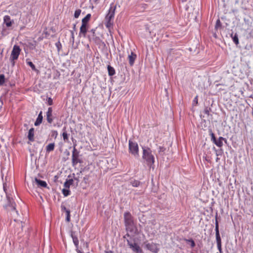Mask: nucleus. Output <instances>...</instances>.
Here are the masks:
<instances>
[{"label":"nucleus","instance_id":"1","mask_svg":"<svg viewBox=\"0 0 253 253\" xmlns=\"http://www.w3.org/2000/svg\"><path fill=\"white\" fill-rule=\"evenodd\" d=\"M143 149V155L142 158L144 159L148 166L151 167L155 162V158L154 156L152 154V151L149 148H142Z\"/></svg>","mask_w":253,"mask_h":253},{"label":"nucleus","instance_id":"2","mask_svg":"<svg viewBox=\"0 0 253 253\" xmlns=\"http://www.w3.org/2000/svg\"><path fill=\"white\" fill-rule=\"evenodd\" d=\"M14 24L13 20L11 19L10 17L8 15H5L3 17V28L1 30V34L5 36L8 34L6 30L4 28V26L8 29H12V26Z\"/></svg>","mask_w":253,"mask_h":253},{"label":"nucleus","instance_id":"3","mask_svg":"<svg viewBox=\"0 0 253 253\" xmlns=\"http://www.w3.org/2000/svg\"><path fill=\"white\" fill-rule=\"evenodd\" d=\"M129 144V152L135 158H138L139 155V148L138 144L136 142H133L130 140L128 142Z\"/></svg>","mask_w":253,"mask_h":253},{"label":"nucleus","instance_id":"4","mask_svg":"<svg viewBox=\"0 0 253 253\" xmlns=\"http://www.w3.org/2000/svg\"><path fill=\"white\" fill-rule=\"evenodd\" d=\"M21 51V49L19 46L16 45H14L13 46V49L12 50L10 57V61L13 65L15 64V60H17L19 57Z\"/></svg>","mask_w":253,"mask_h":253},{"label":"nucleus","instance_id":"5","mask_svg":"<svg viewBox=\"0 0 253 253\" xmlns=\"http://www.w3.org/2000/svg\"><path fill=\"white\" fill-rule=\"evenodd\" d=\"M126 230L127 231L126 234L124 236V238H126L127 237H134L137 234V229L134 224L126 226Z\"/></svg>","mask_w":253,"mask_h":253},{"label":"nucleus","instance_id":"6","mask_svg":"<svg viewBox=\"0 0 253 253\" xmlns=\"http://www.w3.org/2000/svg\"><path fill=\"white\" fill-rule=\"evenodd\" d=\"M127 245L134 253H142V251L139 246L134 241L126 239Z\"/></svg>","mask_w":253,"mask_h":253},{"label":"nucleus","instance_id":"7","mask_svg":"<svg viewBox=\"0 0 253 253\" xmlns=\"http://www.w3.org/2000/svg\"><path fill=\"white\" fill-rule=\"evenodd\" d=\"M116 9V6L114 5L113 3H111L108 13L105 17V20H113L114 19Z\"/></svg>","mask_w":253,"mask_h":253},{"label":"nucleus","instance_id":"8","mask_svg":"<svg viewBox=\"0 0 253 253\" xmlns=\"http://www.w3.org/2000/svg\"><path fill=\"white\" fill-rule=\"evenodd\" d=\"M79 153L76 149L75 146H74L72 154V161L73 166L76 165L78 163H80L79 159Z\"/></svg>","mask_w":253,"mask_h":253},{"label":"nucleus","instance_id":"9","mask_svg":"<svg viewBox=\"0 0 253 253\" xmlns=\"http://www.w3.org/2000/svg\"><path fill=\"white\" fill-rule=\"evenodd\" d=\"M7 200V207L9 210L13 211L16 214H18V211L15 209V203L14 202L13 200L10 198L8 195L6 196Z\"/></svg>","mask_w":253,"mask_h":253},{"label":"nucleus","instance_id":"10","mask_svg":"<svg viewBox=\"0 0 253 253\" xmlns=\"http://www.w3.org/2000/svg\"><path fill=\"white\" fill-rule=\"evenodd\" d=\"M124 219L126 226L134 224L133 218L129 212H125L124 213Z\"/></svg>","mask_w":253,"mask_h":253},{"label":"nucleus","instance_id":"11","mask_svg":"<svg viewBox=\"0 0 253 253\" xmlns=\"http://www.w3.org/2000/svg\"><path fill=\"white\" fill-rule=\"evenodd\" d=\"M88 27V24L82 23V25L80 29L79 36L85 37Z\"/></svg>","mask_w":253,"mask_h":253},{"label":"nucleus","instance_id":"12","mask_svg":"<svg viewBox=\"0 0 253 253\" xmlns=\"http://www.w3.org/2000/svg\"><path fill=\"white\" fill-rule=\"evenodd\" d=\"M146 247L148 250L155 253H157L159 251V248L157 244L153 243H147L146 245Z\"/></svg>","mask_w":253,"mask_h":253},{"label":"nucleus","instance_id":"13","mask_svg":"<svg viewBox=\"0 0 253 253\" xmlns=\"http://www.w3.org/2000/svg\"><path fill=\"white\" fill-rule=\"evenodd\" d=\"M52 109L51 107L48 108V110L46 112V120L48 123L51 124L53 122V118L52 117Z\"/></svg>","mask_w":253,"mask_h":253},{"label":"nucleus","instance_id":"14","mask_svg":"<svg viewBox=\"0 0 253 253\" xmlns=\"http://www.w3.org/2000/svg\"><path fill=\"white\" fill-rule=\"evenodd\" d=\"M223 141H224L225 143L227 142V140L225 138L222 137H219L217 140L216 139V141L214 142V143L217 146L219 147H221L223 146Z\"/></svg>","mask_w":253,"mask_h":253},{"label":"nucleus","instance_id":"15","mask_svg":"<svg viewBox=\"0 0 253 253\" xmlns=\"http://www.w3.org/2000/svg\"><path fill=\"white\" fill-rule=\"evenodd\" d=\"M35 182L40 187H46L47 186V184L45 181L41 180L37 178L35 179Z\"/></svg>","mask_w":253,"mask_h":253},{"label":"nucleus","instance_id":"16","mask_svg":"<svg viewBox=\"0 0 253 253\" xmlns=\"http://www.w3.org/2000/svg\"><path fill=\"white\" fill-rule=\"evenodd\" d=\"M136 55L133 52H131V54L128 55V59L129 64L132 66L136 59Z\"/></svg>","mask_w":253,"mask_h":253},{"label":"nucleus","instance_id":"17","mask_svg":"<svg viewBox=\"0 0 253 253\" xmlns=\"http://www.w3.org/2000/svg\"><path fill=\"white\" fill-rule=\"evenodd\" d=\"M28 138L31 141H34V128H31L28 132Z\"/></svg>","mask_w":253,"mask_h":253},{"label":"nucleus","instance_id":"18","mask_svg":"<svg viewBox=\"0 0 253 253\" xmlns=\"http://www.w3.org/2000/svg\"><path fill=\"white\" fill-rule=\"evenodd\" d=\"M63 133H62V137L64 141L65 142H69V134L67 133L66 130V127H64L63 129Z\"/></svg>","mask_w":253,"mask_h":253},{"label":"nucleus","instance_id":"19","mask_svg":"<svg viewBox=\"0 0 253 253\" xmlns=\"http://www.w3.org/2000/svg\"><path fill=\"white\" fill-rule=\"evenodd\" d=\"M42 118H43V117H42V112L41 111L39 113V114L38 116V118H37L36 122H35V126H38L40 125L42 122Z\"/></svg>","mask_w":253,"mask_h":253},{"label":"nucleus","instance_id":"20","mask_svg":"<svg viewBox=\"0 0 253 253\" xmlns=\"http://www.w3.org/2000/svg\"><path fill=\"white\" fill-rule=\"evenodd\" d=\"M55 147L54 143L48 144L46 147V151L47 152H50L54 150Z\"/></svg>","mask_w":253,"mask_h":253},{"label":"nucleus","instance_id":"21","mask_svg":"<svg viewBox=\"0 0 253 253\" xmlns=\"http://www.w3.org/2000/svg\"><path fill=\"white\" fill-rule=\"evenodd\" d=\"M107 69L108 72V75L110 76H112L115 74V70L114 68L112 66L108 65L107 66Z\"/></svg>","mask_w":253,"mask_h":253},{"label":"nucleus","instance_id":"22","mask_svg":"<svg viewBox=\"0 0 253 253\" xmlns=\"http://www.w3.org/2000/svg\"><path fill=\"white\" fill-rule=\"evenodd\" d=\"M231 37L232 39V40L233 41V42L236 44V45H238L239 44V40H238V35L237 34H235L234 35H233V34H232L231 35Z\"/></svg>","mask_w":253,"mask_h":253},{"label":"nucleus","instance_id":"23","mask_svg":"<svg viewBox=\"0 0 253 253\" xmlns=\"http://www.w3.org/2000/svg\"><path fill=\"white\" fill-rule=\"evenodd\" d=\"M91 17V14H87L85 17H84L82 20V23L88 24V22L89 20H90Z\"/></svg>","mask_w":253,"mask_h":253},{"label":"nucleus","instance_id":"24","mask_svg":"<svg viewBox=\"0 0 253 253\" xmlns=\"http://www.w3.org/2000/svg\"><path fill=\"white\" fill-rule=\"evenodd\" d=\"M106 27L110 30V28L112 27L113 25V20H105Z\"/></svg>","mask_w":253,"mask_h":253},{"label":"nucleus","instance_id":"25","mask_svg":"<svg viewBox=\"0 0 253 253\" xmlns=\"http://www.w3.org/2000/svg\"><path fill=\"white\" fill-rule=\"evenodd\" d=\"M72 238L74 245L76 248H78L79 245V240L77 237L72 235Z\"/></svg>","mask_w":253,"mask_h":253},{"label":"nucleus","instance_id":"26","mask_svg":"<svg viewBox=\"0 0 253 253\" xmlns=\"http://www.w3.org/2000/svg\"><path fill=\"white\" fill-rule=\"evenodd\" d=\"M90 32L92 34V36H88V38L90 41L94 40L95 29H92L90 31Z\"/></svg>","mask_w":253,"mask_h":253},{"label":"nucleus","instance_id":"27","mask_svg":"<svg viewBox=\"0 0 253 253\" xmlns=\"http://www.w3.org/2000/svg\"><path fill=\"white\" fill-rule=\"evenodd\" d=\"M216 240L217 244H221V238L219 231L215 232Z\"/></svg>","mask_w":253,"mask_h":253},{"label":"nucleus","instance_id":"28","mask_svg":"<svg viewBox=\"0 0 253 253\" xmlns=\"http://www.w3.org/2000/svg\"><path fill=\"white\" fill-rule=\"evenodd\" d=\"M70 191L69 189L64 188L62 189V193L64 196H67L70 195Z\"/></svg>","mask_w":253,"mask_h":253},{"label":"nucleus","instance_id":"29","mask_svg":"<svg viewBox=\"0 0 253 253\" xmlns=\"http://www.w3.org/2000/svg\"><path fill=\"white\" fill-rule=\"evenodd\" d=\"M27 64L31 67L32 69L34 71H37V70L36 68L35 65L31 61H27Z\"/></svg>","mask_w":253,"mask_h":253},{"label":"nucleus","instance_id":"30","mask_svg":"<svg viewBox=\"0 0 253 253\" xmlns=\"http://www.w3.org/2000/svg\"><path fill=\"white\" fill-rule=\"evenodd\" d=\"M5 82V76L3 74L0 75V85H2Z\"/></svg>","mask_w":253,"mask_h":253},{"label":"nucleus","instance_id":"31","mask_svg":"<svg viewBox=\"0 0 253 253\" xmlns=\"http://www.w3.org/2000/svg\"><path fill=\"white\" fill-rule=\"evenodd\" d=\"M66 220L67 222H69L70 221V211H66Z\"/></svg>","mask_w":253,"mask_h":253},{"label":"nucleus","instance_id":"32","mask_svg":"<svg viewBox=\"0 0 253 253\" xmlns=\"http://www.w3.org/2000/svg\"><path fill=\"white\" fill-rule=\"evenodd\" d=\"M81 13V9H77L75 11V13H74V17L75 18H78L80 14Z\"/></svg>","mask_w":253,"mask_h":253},{"label":"nucleus","instance_id":"33","mask_svg":"<svg viewBox=\"0 0 253 253\" xmlns=\"http://www.w3.org/2000/svg\"><path fill=\"white\" fill-rule=\"evenodd\" d=\"M210 135L211 136V140L214 143V142L216 141V139L214 136V134L211 131H210Z\"/></svg>","mask_w":253,"mask_h":253},{"label":"nucleus","instance_id":"34","mask_svg":"<svg viewBox=\"0 0 253 253\" xmlns=\"http://www.w3.org/2000/svg\"><path fill=\"white\" fill-rule=\"evenodd\" d=\"M131 183H132V185L133 187H137L139 186L140 182L138 181L134 180L133 181H132Z\"/></svg>","mask_w":253,"mask_h":253},{"label":"nucleus","instance_id":"35","mask_svg":"<svg viewBox=\"0 0 253 253\" xmlns=\"http://www.w3.org/2000/svg\"><path fill=\"white\" fill-rule=\"evenodd\" d=\"M198 96H196L194 98V100L193 101V105H197L198 104Z\"/></svg>","mask_w":253,"mask_h":253},{"label":"nucleus","instance_id":"36","mask_svg":"<svg viewBox=\"0 0 253 253\" xmlns=\"http://www.w3.org/2000/svg\"><path fill=\"white\" fill-rule=\"evenodd\" d=\"M186 241L187 242H189L191 243V247L193 248L194 247H195V244L194 241L193 240L190 239V240H187Z\"/></svg>","mask_w":253,"mask_h":253},{"label":"nucleus","instance_id":"37","mask_svg":"<svg viewBox=\"0 0 253 253\" xmlns=\"http://www.w3.org/2000/svg\"><path fill=\"white\" fill-rule=\"evenodd\" d=\"M55 45L56 47L57 48L58 50H59L61 47V44L60 43V42H58L55 43Z\"/></svg>","mask_w":253,"mask_h":253},{"label":"nucleus","instance_id":"38","mask_svg":"<svg viewBox=\"0 0 253 253\" xmlns=\"http://www.w3.org/2000/svg\"><path fill=\"white\" fill-rule=\"evenodd\" d=\"M70 186V185L69 183L67 182V181H66L64 184V186L65 187V188L69 189Z\"/></svg>","mask_w":253,"mask_h":253},{"label":"nucleus","instance_id":"39","mask_svg":"<svg viewBox=\"0 0 253 253\" xmlns=\"http://www.w3.org/2000/svg\"><path fill=\"white\" fill-rule=\"evenodd\" d=\"M215 232L219 231V229H218V221H217V220H216V221H215Z\"/></svg>","mask_w":253,"mask_h":253},{"label":"nucleus","instance_id":"40","mask_svg":"<svg viewBox=\"0 0 253 253\" xmlns=\"http://www.w3.org/2000/svg\"><path fill=\"white\" fill-rule=\"evenodd\" d=\"M47 103L49 105H51L52 104V99L50 97L48 98Z\"/></svg>","mask_w":253,"mask_h":253},{"label":"nucleus","instance_id":"41","mask_svg":"<svg viewBox=\"0 0 253 253\" xmlns=\"http://www.w3.org/2000/svg\"><path fill=\"white\" fill-rule=\"evenodd\" d=\"M220 26V21L219 20H217L216 21V25H215V28L217 29L218 27Z\"/></svg>","mask_w":253,"mask_h":253},{"label":"nucleus","instance_id":"42","mask_svg":"<svg viewBox=\"0 0 253 253\" xmlns=\"http://www.w3.org/2000/svg\"><path fill=\"white\" fill-rule=\"evenodd\" d=\"M165 151V148L163 147L160 146L159 148V152H164Z\"/></svg>","mask_w":253,"mask_h":253},{"label":"nucleus","instance_id":"43","mask_svg":"<svg viewBox=\"0 0 253 253\" xmlns=\"http://www.w3.org/2000/svg\"><path fill=\"white\" fill-rule=\"evenodd\" d=\"M217 248L219 252H221V244H217Z\"/></svg>","mask_w":253,"mask_h":253},{"label":"nucleus","instance_id":"44","mask_svg":"<svg viewBox=\"0 0 253 253\" xmlns=\"http://www.w3.org/2000/svg\"><path fill=\"white\" fill-rule=\"evenodd\" d=\"M67 181L69 183L70 185L73 184V183L74 182V180L73 179H70Z\"/></svg>","mask_w":253,"mask_h":253},{"label":"nucleus","instance_id":"45","mask_svg":"<svg viewBox=\"0 0 253 253\" xmlns=\"http://www.w3.org/2000/svg\"><path fill=\"white\" fill-rule=\"evenodd\" d=\"M61 210L62 211H65V212H66V211H69V210L67 209L64 206H61Z\"/></svg>","mask_w":253,"mask_h":253},{"label":"nucleus","instance_id":"46","mask_svg":"<svg viewBox=\"0 0 253 253\" xmlns=\"http://www.w3.org/2000/svg\"><path fill=\"white\" fill-rule=\"evenodd\" d=\"M71 38H72V42H74V33L73 31L71 32Z\"/></svg>","mask_w":253,"mask_h":253},{"label":"nucleus","instance_id":"47","mask_svg":"<svg viewBox=\"0 0 253 253\" xmlns=\"http://www.w3.org/2000/svg\"><path fill=\"white\" fill-rule=\"evenodd\" d=\"M218 160H219V158L218 157H217L216 159V161L218 162Z\"/></svg>","mask_w":253,"mask_h":253},{"label":"nucleus","instance_id":"48","mask_svg":"<svg viewBox=\"0 0 253 253\" xmlns=\"http://www.w3.org/2000/svg\"><path fill=\"white\" fill-rule=\"evenodd\" d=\"M216 156H218L220 155V154H219V153H216Z\"/></svg>","mask_w":253,"mask_h":253},{"label":"nucleus","instance_id":"49","mask_svg":"<svg viewBox=\"0 0 253 253\" xmlns=\"http://www.w3.org/2000/svg\"><path fill=\"white\" fill-rule=\"evenodd\" d=\"M3 189H4V190L5 191V187L4 185H3Z\"/></svg>","mask_w":253,"mask_h":253},{"label":"nucleus","instance_id":"50","mask_svg":"<svg viewBox=\"0 0 253 253\" xmlns=\"http://www.w3.org/2000/svg\"><path fill=\"white\" fill-rule=\"evenodd\" d=\"M187 0H182V1H186Z\"/></svg>","mask_w":253,"mask_h":253}]
</instances>
